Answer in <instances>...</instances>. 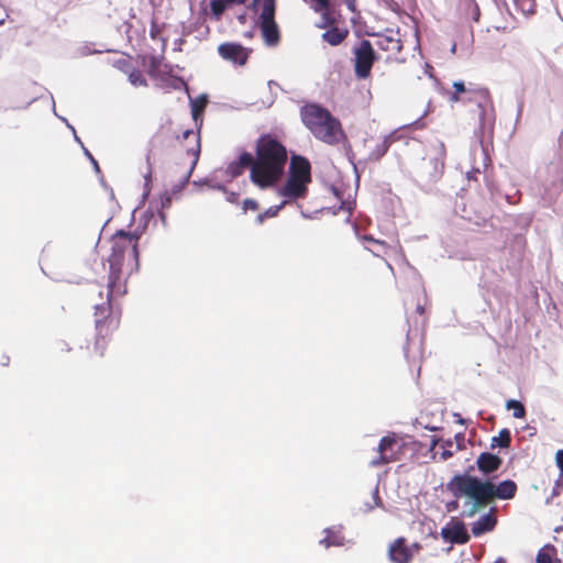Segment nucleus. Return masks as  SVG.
<instances>
[{"mask_svg":"<svg viewBox=\"0 0 563 563\" xmlns=\"http://www.w3.org/2000/svg\"><path fill=\"white\" fill-rule=\"evenodd\" d=\"M395 141V133L384 136V139L376 144L375 148L369 152L367 159L371 162L379 161Z\"/></svg>","mask_w":563,"mask_h":563,"instance_id":"nucleus-19","label":"nucleus"},{"mask_svg":"<svg viewBox=\"0 0 563 563\" xmlns=\"http://www.w3.org/2000/svg\"><path fill=\"white\" fill-rule=\"evenodd\" d=\"M462 103H475L481 121H484L488 110H493V100L488 89L472 82L467 85V95Z\"/></svg>","mask_w":563,"mask_h":563,"instance_id":"nucleus-8","label":"nucleus"},{"mask_svg":"<svg viewBox=\"0 0 563 563\" xmlns=\"http://www.w3.org/2000/svg\"><path fill=\"white\" fill-rule=\"evenodd\" d=\"M510 443H511V433L508 429H501L498 433L497 437H494L492 439V448H496V446H499V448H503V449H507L510 446Z\"/></svg>","mask_w":563,"mask_h":563,"instance_id":"nucleus-24","label":"nucleus"},{"mask_svg":"<svg viewBox=\"0 0 563 563\" xmlns=\"http://www.w3.org/2000/svg\"><path fill=\"white\" fill-rule=\"evenodd\" d=\"M91 159H92V162H93V164H95L96 168H98V163H97V161H95L92 157H91Z\"/></svg>","mask_w":563,"mask_h":563,"instance_id":"nucleus-43","label":"nucleus"},{"mask_svg":"<svg viewBox=\"0 0 563 563\" xmlns=\"http://www.w3.org/2000/svg\"><path fill=\"white\" fill-rule=\"evenodd\" d=\"M219 55L229 62L238 65H245L251 51L239 43L227 42L218 46Z\"/></svg>","mask_w":563,"mask_h":563,"instance_id":"nucleus-10","label":"nucleus"},{"mask_svg":"<svg viewBox=\"0 0 563 563\" xmlns=\"http://www.w3.org/2000/svg\"><path fill=\"white\" fill-rule=\"evenodd\" d=\"M247 0H210V13L211 18L219 21L227 9L234 5H243Z\"/></svg>","mask_w":563,"mask_h":563,"instance_id":"nucleus-18","label":"nucleus"},{"mask_svg":"<svg viewBox=\"0 0 563 563\" xmlns=\"http://www.w3.org/2000/svg\"><path fill=\"white\" fill-rule=\"evenodd\" d=\"M140 232L117 231L111 238V253L109 255L108 299L102 305L95 307L96 338L92 344L88 343L87 352L81 360L87 364L95 365L104 356L109 338L119 328L120 319L112 316L111 300L115 296H123L126 292L125 283L121 282L123 267L129 273L136 272L140 266L139 240Z\"/></svg>","mask_w":563,"mask_h":563,"instance_id":"nucleus-1","label":"nucleus"},{"mask_svg":"<svg viewBox=\"0 0 563 563\" xmlns=\"http://www.w3.org/2000/svg\"><path fill=\"white\" fill-rule=\"evenodd\" d=\"M191 137L195 142V146L194 147H190V148H187L186 152L187 154L191 157V163H190V167L186 174V180L189 179V177L191 176V173L194 170V168L196 167L197 165V162L199 159V154H200V137H199V134H196L192 130H186L183 132V139L184 140H187Z\"/></svg>","mask_w":563,"mask_h":563,"instance_id":"nucleus-17","label":"nucleus"},{"mask_svg":"<svg viewBox=\"0 0 563 563\" xmlns=\"http://www.w3.org/2000/svg\"><path fill=\"white\" fill-rule=\"evenodd\" d=\"M501 464L503 460L499 456L488 452L481 453L476 460L477 468L483 474H490L496 472L501 466Z\"/></svg>","mask_w":563,"mask_h":563,"instance_id":"nucleus-15","label":"nucleus"},{"mask_svg":"<svg viewBox=\"0 0 563 563\" xmlns=\"http://www.w3.org/2000/svg\"><path fill=\"white\" fill-rule=\"evenodd\" d=\"M325 537L320 540V543L325 548L330 547H341L344 543V537L340 533H336L330 529L324 530Z\"/></svg>","mask_w":563,"mask_h":563,"instance_id":"nucleus-22","label":"nucleus"},{"mask_svg":"<svg viewBox=\"0 0 563 563\" xmlns=\"http://www.w3.org/2000/svg\"><path fill=\"white\" fill-rule=\"evenodd\" d=\"M413 547L418 550L420 549V545L418 543H415Z\"/></svg>","mask_w":563,"mask_h":563,"instance_id":"nucleus-44","label":"nucleus"},{"mask_svg":"<svg viewBox=\"0 0 563 563\" xmlns=\"http://www.w3.org/2000/svg\"><path fill=\"white\" fill-rule=\"evenodd\" d=\"M497 523V519L494 515L482 516L477 521L472 525V532L474 536H481L485 532L492 531Z\"/></svg>","mask_w":563,"mask_h":563,"instance_id":"nucleus-20","label":"nucleus"},{"mask_svg":"<svg viewBox=\"0 0 563 563\" xmlns=\"http://www.w3.org/2000/svg\"><path fill=\"white\" fill-rule=\"evenodd\" d=\"M309 184L310 183L288 176L286 183L278 189V195L284 197L285 200H288V202L302 199L308 194Z\"/></svg>","mask_w":563,"mask_h":563,"instance_id":"nucleus-11","label":"nucleus"},{"mask_svg":"<svg viewBox=\"0 0 563 563\" xmlns=\"http://www.w3.org/2000/svg\"><path fill=\"white\" fill-rule=\"evenodd\" d=\"M287 203H288V200H284L279 205L272 206L268 209H266L264 212L258 213L256 217V223L261 225L265 222L266 219L276 217L279 213V211L282 209H284V207Z\"/></svg>","mask_w":563,"mask_h":563,"instance_id":"nucleus-23","label":"nucleus"},{"mask_svg":"<svg viewBox=\"0 0 563 563\" xmlns=\"http://www.w3.org/2000/svg\"><path fill=\"white\" fill-rule=\"evenodd\" d=\"M207 102L206 97H199L191 102V114L195 121H197L199 115L205 111Z\"/></svg>","mask_w":563,"mask_h":563,"instance_id":"nucleus-27","label":"nucleus"},{"mask_svg":"<svg viewBox=\"0 0 563 563\" xmlns=\"http://www.w3.org/2000/svg\"><path fill=\"white\" fill-rule=\"evenodd\" d=\"M227 200L231 203H238L239 201V194L238 192H230L227 196Z\"/></svg>","mask_w":563,"mask_h":563,"instance_id":"nucleus-35","label":"nucleus"},{"mask_svg":"<svg viewBox=\"0 0 563 563\" xmlns=\"http://www.w3.org/2000/svg\"><path fill=\"white\" fill-rule=\"evenodd\" d=\"M146 161L150 164V154L146 156Z\"/></svg>","mask_w":563,"mask_h":563,"instance_id":"nucleus-46","label":"nucleus"},{"mask_svg":"<svg viewBox=\"0 0 563 563\" xmlns=\"http://www.w3.org/2000/svg\"><path fill=\"white\" fill-rule=\"evenodd\" d=\"M159 217H161L162 221L165 222V213L163 210L159 211Z\"/></svg>","mask_w":563,"mask_h":563,"instance_id":"nucleus-41","label":"nucleus"},{"mask_svg":"<svg viewBox=\"0 0 563 563\" xmlns=\"http://www.w3.org/2000/svg\"><path fill=\"white\" fill-rule=\"evenodd\" d=\"M112 66L114 68L119 69L120 71L128 74L132 68L131 58L130 57H120V58L113 60Z\"/></svg>","mask_w":563,"mask_h":563,"instance_id":"nucleus-31","label":"nucleus"},{"mask_svg":"<svg viewBox=\"0 0 563 563\" xmlns=\"http://www.w3.org/2000/svg\"><path fill=\"white\" fill-rule=\"evenodd\" d=\"M494 563H504V561L501 559L495 561Z\"/></svg>","mask_w":563,"mask_h":563,"instance_id":"nucleus-45","label":"nucleus"},{"mask_svg":"<svg viewBox=\"0 0 563 563\" xmlns=\"http://www.w3.org/2000/svg\"><path fill=\"white\" fill-rule=\"evenodd\" d=\"M377 451L379 455L371 462L373 466H382L400 459L401 443L395 434L383 437Z\"/></svg>","mask_w":563,"mask_h":563,"instance_id":"nucleus-7","label":"nucleus"},{"mask_svg":"<svg viewBox=\"0 0 563 563\" xmlns=\"http://www.w3.org/2000/svg\"><path fill=\"white\" fill-rule=\"evenodd\" d=\"M388 553L390 561L394 563H409L412 560V552L406 545L405 538L396 539L389 545Z\"/></svg>","mask_w":563,"mask_h":563,"instance_id":"nucleus-14","label":"nucleus"},{"mask_svg":"<svg viewBox=\"0 0 563 563\" xmlns=\"http://www.w3.org/2000/svg\"><path fill=\"white\" fill-rule=\"evenodd\" d=\"M258 209H260V205H258V202L255 199L246 198L243 201V205H242L243 213H246L250 210L251 211H257Z\"/></svg>","mask_w":563,"mask_h":563,"instance_id":"nucleus-32","label":"nucleus"},{"mask_svg":"<svg viewBox=\"0 0 563 563\" xmlns=\"http://www.w3.org/2000/svg\"><path fill=\"white\" fill-rule=\"evenodd\" d=\"M448 490L455 497H466L464 516L472 518L495 499H512L517 493V484L511 479L498 485L492 481H482L476 476L456 474L446 484Z\"/></svg>","mask_w":563,"mask_h":563,"instance_id":"nucleus-3","label":"nucleus"},{"mask_svg":"<svg viewBox=\"0 0 563 563\" xmlns=\"http://www.w3.org/2000/svg\"><path fill=\"white\" fill-rule=\"evenodd\" d=\"M376 46L387 54L386 59L398 60V55L402 49V41L398 32L389 31L388 33L377 34Z\"/></svg>","mask_w":563,"mask_h":563,"instance_id":"nucleus-9","label":"nucleus"},{"mask_svg":"<svg viewBox=\"0 0 563 563\" xmlns=\"http://www.w3.org/2000/svg\"><path fill=\"white\" fill-rule=\"evenodd\" d=\"M555 552V549L553 545H545L542 549L539 550L537 554V562L538 563H551L552 562V554Z\"/></svg>","mask_w":563,"mask_h":563,"instance_id":"nucleus-29","label":"nucleus"},{"mask_svg":"<svg viewBox=\"0 0 563 563\" xmlns=\"http://www.w3.org/2000/svg\"><path fill=\"white\" fill-rule=\"evenodd\" d=\"M452 455H453V453L451 451L445 450V451L442 452V460H448Z\"/></svg>","mask_w":563,"mask_h":563,"instance_id":"nucleus-39","label":"nucleus"},{"mask_svg":"<svg viewBox=\"0 0 563 563\" xmlns=\"http://www.w3.org/2000/svg\"><path fill=\"white\" fill-rule=\"evenodd\" d=\"M459 507V503L455 500V501H451L448 504V510L451 511V510H455L456 508Z\"/></svg>","mask_w":563,"mask_h":563,"instance_id":"nucleus-37","label":"nucleus"},{"mask_svg":"<svg viewBox=\"0 0 563 563\" xmlns=\"http://www.w3.org/2000/svg\"><path fill=\"white\" fill-rule=\"evenodd\" d=\"M454 92L452 93L450 100L452 102H463L465 96L467 95V85L463 81H454L453 82Z\"/></svg>","mask_w":563,"mask_h":563,"instance_id":"nucleus-25","label":"nucleus"},{"mask_svg":"<svg viewBox=\"0 0 563 563\" xmlns=\"http://www.w3.org/2000/svg\"><path fill=\"white\" fill-rule=\"evenodd\" d=\"M128 76H129V81L131 82V85H133L135 87L147 86V81H146L145 77L143 76V74L141 73V70L131 68V70L128 73Z\"/></svg>","mask_w":563,"mask_h":563,"instance_id":"nucleus-28","label":"nucleus"},{"mask_svg":"<svg viewBox=\"0 0 563 563\" xmlns=\"http://www.w3.org/2000/svg\"><path fill=\"white\" fill-rule=\"evenodd\" d=\"M254 9L260 13V30L267 46H277L280 42V31L275 21L277 0H254Z\"/></svg>","mask_w":563,"mask_h":563,"instance_id":"nucleus-5","label":"nucleus"},{"mask_svg":"<svg viewBox=\"0 0 563 563\" xmlns=\"http://www.w3.org/2000/svg\"><path fill=\"white\" fill-rule=\"evenodd\" d=\"M345 2L351 11H355V0H345Z\"/></svg>","mask_w":563,"mask_h":563,"instance_id":"nucleus-38","label":"nucleus"},{"mask_svg":"<svg viewBox=\"0 0 563 563\" xmlns=\"http://www.w3.org/2000/svg\"><path fill=\"white\" fill-rule=\"evenodd\" d=\"M173 137L176 140H179V135L175 131H172L170 126H166V128L162 126L155 135V140L159 141V142H164V141H166L168 139H173Z\"/></svg>","mask_w":563,"mask_h":563,"instance_id":"nucleus-30","label":"nucleus"},{"mask_svg":"<svg viewBox=\"0 0 563 563\" xmlns=\"http://www.w3.org/2000/svg\"><path fill=\"white\" fill-rule=\"evenodd\" d=\"M441 537L445 541L456 544H465L470 541V534L463 521L452 519L441 530Z\"/></svg>","mask_w":563,"mask_h":563,"instance_id":"nucleus-12","label":"nucleus"},{"mask_svg":"<svg viewBox=\"0 0 563 563\" xmlns=\"http://www.w3.org/2000/svg\"><path fill=\"white\" fill-rule=\"evenodd\" d=\"M476 11H477V12H476V18H475V20L477 21V20H478V15H479V8H477V7H476Z\"/></svg>","mask_w":563,"mask_h":563,"instance_id":"nucleus-42","label":"nucleus"},{"mask_svg":"<svg viewBox=\"0 0 563 563\" xmlns=\"http://www.w3.org/2000/svg\"><path fill=\"white\" fill-rule=\"evenodd\" d=\"M555 461L558 467L563 471V450H559L555 454Z\"/></svg>","mask_w":563,"mask_h":563,"instance_id":"nucleus-33","label":"nucleus"},{"mask_svg":"<svg viewBox=\"0 0 563 563\" xmlns=\"http://www.w3.org/2000/svg\"><path fill=\"white\" fill-rule=\"evenodd\" d=\"M363 239H364L365 241H371V242L377 243V244H379V245H382V246H386V243H385V242L379 241V240H375L374 238H372V236H369V235H364V236H363Z\"/></svg>","mask_w":563,"mask_h":563,"instance_id":"nucleus-36","label":"nucleus"},{"mask_svg":"<svg viewBox=\"0 0 563 563\" xmlns=\"http://www.w3.org/2000/svg\"><path fill=\"white\" fill-rule=\"evenodd\" d=\"M310 2L316 12L322 13L323 23L320 27H327L328 24H332L334 22L329 13V0H310Z\"/></svg>","mask_w":563,"mask_h":563,"instance_id":"nucleus-21","label":"nucleus"},{"mask_svg":"<svg viewBox=\"0 0 563 563\" xmlns=\"http://www.w3.org/2000/svg\"><path fill=\"white\" fill-rule=\"evenodd\" d=\"M327 26H330L323 34L322 40L327 42L331 46H338L341 43H343L346 37L349 36V29L347 27H341L332 24H328Z\"/></svg>","mask_w":563,"mask_h":563,"instance_id":"nucleus-16","label":"nucleus"},{"mask_svg":"<svg viewBox=\"0 0 563 563\" xmlns=\"http://www.w3.org/2000/svg\"><path fill=\"white\" fill-rule=\"evenodd\" d=\"M376 60V54L368 40H362L354 48V73L360 79H366L371 75Z\"/></svg>","mask_w":563,"mask_h":563,"instance_id":"nucleus-6","label":"nucleus"},{"mask_svg":"<svg viewBox=\"0 0 563 563\" xmlns=\"http://www.w3.org/2000/svg\"><path fill=\"white\" fill-rule=\"evenodd\" d=\"M288 176L311 183L310 162L301 155H292L290 158Z\"/></svg>","mask_w":563,"mask_h":563,"instance_id":"nucleus-13","label":"nucleus"},{"mask_svg":"<svg viewBox=\"0 0 563 563\" xmlns=\"http://www.w3.org/2000/svg\"><path fill=\"white\" fill-rule=\"evenodd\" d=\"M417 312L422 316L424 314V307L420 303L417 305Z\"/></svg>","mask_w":563,"mask_h":563,"instance_id":"nucleus-40","label":"nucleus"},{"mask_svg":"<svg viewBox=\"0 0 563 563\" xmlns=\"http://www.w3.org/2000/svg\"><path fill=\"white\" fill-rule=\"evenodd\" d=\"M300 115L305 126L318 141L335 146L347 140L340 120L320 104L303 106Z\"/></svg>","mask_w":563,"mask_h":563,"instance_id":"nucleus-4","label":"nucleus"},{"mask_svg":"<svg viewBox=\"0 0 563 563\" xmlns=\"http://www.w3.org/2000/svg\"><path fill=\"white\" fill-rule=\"evenodd\" d=\"M170 203H172V199L168 195L162 196V198H161L162 209L169 208Z\"/></svg>","mask_w":563,"mask_h":563,"instance_id":"nucleus-34","label":"nucleus"},{"mask_svg":"<svg viewBox=\"0 0 563 563\" xmlns=\"http://www.w3.org/2000/svg\"><path fill=\"white\" fill-rule=\"evenodd\" d=\"M255 154L242 151L235 161L228 164L227 174L238 178L250 170V180L260 189L275 187L284 176L288 159L286 146L276 136L261 135L254 147Z\"/></svg>","mask_w":563,"mask_h":563,"instance_id":"nucleus-2","label":"nucleus"},{"mask_svg":"<svg viewBox=\"0 0 563 563\" xmlns=\"http://www.w3.org/2000/svg\"><path fill=\"white\" fill-rule=\"evenodd\" d=\"M506 408L508 410H510V409L514 410L512 416L516 419H522L526 417V408L519 400H516V399L507 400Z\"/></svg>","mask_w":563,"mask_h":563,"instance_id":"nucleus-26","label":"nucleus"}]
</instances>
